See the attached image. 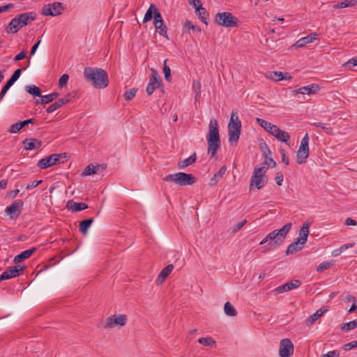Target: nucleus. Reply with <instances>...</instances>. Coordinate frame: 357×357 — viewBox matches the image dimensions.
I'll return each mask as SVG.
<instances>
[{
	"mask_svg": "<svg viewBox=\"0 0 357 357\" xmlns=\"http://www.w3.org/2000/svg\"><path fill=\"white\" fill-rule=\"evenodd\" d=\"M184 26L185 28L188 29H192L194 31H196L197 32H201V29L200 28H198V27H196L190 21H185V24H184Z\"/></svg>",
	"mask_w": 357,
	"mask_h": 357,
	"instance_id": "obj_53",
	"label": "nucleus"
},
{
	"mask_svg": "<svg viewBox=\"0 0 357 357\" xmlns=\"http://www.w3.org/2000/svg\"><path fill=\"white\" fill-rule=\"evenodd\" d=\"M259 167H266V170L268 169L269 166L272 167H275L276 166V162L271 157H268L264 159V161L259 165Z\"/></svg>",
	"mask_w": 357,
	"mask_h": 357,
	"instance_id": "obj_40",
	"label": "nucleus"
},
{
	"mask_svg": "<svg viewBox=\"0 0 357 357\" xmlns=\"http://www.w3.org/2000/svg\"><path fill=\"white\" fill-rule=\"evenodd\" d=\"M165 181H172L180 185H190L196 182V178L190 174L178 172L169 174L163 178Z\"/></svg>",
	"mask_w": 357,
	"mask_h": 357,
	"instance_id": "obj_6",
	"label": "nucleus"
},
{
	"mask_svg": "<svg viewBox=\"0 0 357 357\" xmlns=\"http://www.w3.org/2000/svg\"><path fill=\"white\" fill-rule=\"evenodd\" d=\"M340 352L337 350L328 351L326 354L321 355V357H339Z\"/></svg>",
	"mask_w": 357,
	"mask_h": 357,
	"instance_id": "obj_54",
	"label": "nucleus"
},
{
	"mask_svg": "<svg viewBox=\"0 0 357 357\" xmlns=\"http://www.w3.org/2000/svg\"><path fill=\"white\" fill-rule=\"evenodd\" d=\"M68 79L69 76L67 74H63L59 79V86L63 87L67 84Z\"/></svg>",
	"mask_w": 357,
	"mask_h": 357,
	"instance_id": "obj_50",
	"label": "nucleus"
},
{
	"mask_svg": "<svg viewBox=\"0 0 357 357\" xmlns=\"http://www.w3.org/2000/svg\"><path fill=\"white\" fill-rule=\"evenodd\" d=\"M63 8L59 2H54L52 4H47L43 6L42 14L43 15L55 16L61 14Z\"/></svg>",
	"mask_w": 357,
	"mask_h": 357,
	"instance_id": "obj_13",
	"label": "nucleus"
},
{
	"mask_svg": "<svg viewBox=\"0 0 357 357\" xmlns=\"http://www.w3.org/2000/svg\"><path fill=\"white\" fill-rule=\"evenodd\" d=\"M310 225V222L306 221L303 224L302 227L299 230V237L296 238V239L301 241L303 243H306L307 241V237L310 232L309 228Z\"/></svg>",
	"mask_w": 357,
	"mask_h": 357,
	"instance_id": "obj_19",
	"label": "nucleus"
},
{
	"mask_svg": "<svg viewBox=\"0 0 357 357\" xmlns=\"http://www.w3.org/2000/svg\"><path fill=\"white\" fill-rule=\"evenodd\" d=\"M127 323V316L126 314H114L105 319L103 325L104 328L111 329L114 328H121Z\"/></svg>",
	"mask_w": 357,
	"mask_h": 357,
	"instance_id": "obj_8",
	"label": "nucleus"
},
{
	"mask_svg": "<svg viewBox=\"0 0 357 357\" xmlns=\"http://www.w3.org/2000/svg\"><path fill=\"white\" fill-rule=\"evenodd\" d=\"M151 76L146 87V92L149 95H151L161 84V79L157 70L151 68Z\"/></svg>",
	"mask_w": 357,
	"mask_h": 357,
	"instance_id": "obj_11",
	"label": "nucleus"
},
{
	"mask_svg": "<svg viewBox=\"0 0 357 357\" xmlns=\"http://www.w3.org/2000/svg\"><path fill=\"white\" fill-rule=\"evenodd\" d=\"M167 59H165L164 61V65H163V73L164 76L166 80L169 81L171 77V70L169 66L167 65Z\"/></svg>",
	"mask_w": 357,
	"mask_h": 357,
	"instance_id": "obj_44",
	"label": "nucleus"
},
{
	"mask_svg": "<svg viewBox=\"0 0 357 357\" xmlns=\"http://www.w3.org/2000/svg\"><path fill=\"white\" fill-rule=\"evenodd\" d=\"M15 82L14 79H13L11 77L8 80V82L6 83V84L3 86L4 90H8L13 86V84Z\"/></svg>",
	"mask_w": 357,
	"mask_h": 357,
	"instance_id": "obj_61",
	"label": "nucleus"
},
{
	"mask_svg": "<svg viewBox=\"0 0 357 357\" xmlns=\"http://www.w3.org/2000/svg\"><path fill=\"white\" fill-rule=\"evenodd\" d=\"M84 77L92 82L94 87L104 89L108 86L109 80L107 73L98 68L88 67L84 70Z\"/></svg>",
	"mask_w": 357,
	"mask_h": 357,
	"instance_id": "obj_1",
	"label": "nucleus"
},
{
	"mask_svg": "<svg viewBox=\"0 0 357 357\" xmlns=\"http://www.w3.org/2000/svg\"><path fill=\"white\" fill-rule=\"evenodd\" d=\"M256 121L266 132L272 135L278 128L277 126L259 118H257Z\"/></svg>",
	"mask_w": 357,
	"mask_h": 357,
	"instance_id": "obj_25",
	"label": "nucleus"
},
{
	"mask_svg": "<svg viewBox=\"0 0 357 357\" xmlns=\"http://www.w3.org/2000/svg\"><path fill=\"white\" fill-rule=\"evenodd\" d=\"M20 24V27L27 25L29 22L33 21L36 17V13L33 12L24 13L16 16Z\"/></svg>",
	"mask_w": 357,
	"mask_h": 357,
	"instance_id": "obj_18",
	"label": "nucleus"
},
{
	"mask_svg": "<svg viewBox=\"0 0 357 357\" xmlns=\"http://www.w3.org/2000/svg\"><path fill=\"white\" fill-rule=\"evenodd\" d=\"M292 224L291 222L285 224L281 229H275L268 234V238L270 239L269 245L271 246H275L281 245L287 234L291 229Z\"/></svg>",
	"mask_w": 357,
	"mask_h": 357,
	"instance_id": "obj_4",
	"label": "nucleus"
},
{
	"mask_svg": "<svg viewBox=\"0 0 357 357\" xmlns=\"http://www.w3.org/2000/svg\"><path fill=\"white\" fill-rule=\"evenodd\" d=\"M15 82L14 79H13L11 77L8 80V82L6 83V84L3 86L4 90H8L13 86V84Z\"/></svg>",
	"mask_w": 357,
	"mask_h": 357,
	"instance_id": "obj_62",
	"label": "nucleus"
},
{
	"mask_svg": "<svg viewBox=\"0 0 357 357\" xmlns=\"http://www.w3.org/2000/svg\"><path fill=\"white\" fill-rule=\"evenodd\" d=\"M334 264L333 261H324L319 264L317 268V272H322L324 270L328 269Z\"/></svg>",
	"mask_w": 357,
	"mask_h": 357,
	"instance_id": "obj_43",
	"label": "nucleus"
},
{
	"mask_svg": "<svg viewBox=\"0 0 357 357\" xmlns=\"http://www.w3.org/2000/svg\"><path fill=\"white\" fill-rule=\"evenodd\" d=\"M99 167L98 165H95L93 164L89 165L82 172L83 176H89L91 174H94L97 172V169Z\"/></svg>",
	"mask_w": 357,
	"mask_h": 357,
	"instance_id": "obj_37",
	"label": "nucleus"
},
{
	"mask_svg": "<svg viewBox=\"0 0 357 357\" xmlns=\"http://www.w3.org/2000/svg\"><path fill=\"white\" fill-rule=\"evenodd\" d=\"M305 244V243H303L301 241L296 238L295 241L288 246L286 255H291L301 250Z\"/></svg>",
	"mask_w": 357,
	"mask_h": 357,
	"instance_id": "obj_23",
	"label": "nucleus"
},
{
	"mask_svg": "<svg viewBox=\"0 0 357 357\" xmlns=\"http://www.w3.org/2000/svg\"><path fill=\"white\" fill-rule=\"evenodd\" d=\"M285 284H286V286L287 287L288 291H289V290H291V289H296L298 287H300L301 284V282L298 280H291V281H290L289 282H287Z\"/></svg>",
	"mask_w": 357,
	"mask_h": 357,
	"instance_id": "obj_42",
	"label": "nucleus"
},
{
	"mask_svg": "<svg viewBox=\"0 0 357 357\" xmlns=\"http://www.w3.org/2000/svg\"><path fill=\"white\" fill-rule=\"evenodd\" d=\"M326 310L319 309L313 314H312L305 321V324L307 326L312 325L319 318H320L323 314L326 312Z\"/></svg>",
	"mask_w": 357,
	"mask_h": 357,
	"instance_id": "obj_29",
	"label": "nucleus"
},
{
	"mask_svg": "<svg viewBox=\"0 0 357 357\" xmlns=\"http://www.w3.org/2000/svg\"><path fill=\"white\" fill-rule=\"evenodd\" d=\"M273 135L280 142H284L287 144H289L288 142L290 139L289 134L286 132L280 130L278 127L276 128L275 131L273 134Z\"/></svg>",
	"mask_w": 357,
	"mask_h": 357,
	"instance_id": "obj_24",
	"label": "nucleus"
},
{
	"mask_svg": "<svg viewBox=\"0 0 357 357\" xmlns=\"http://www.w3.org/2000/svg\"><path fill=\"white\" fill-rule=\"evenodd\" d=\"M24 148L26 150H34L40 148L42 145V142L39 139L34 138H28L23 142Z\"/></svg>",
	"mask_w": 357,
	"mask_h": 357,
	"instance_id": "obj_21",
	"label": "nucleus"
},
{
	"mask_svg": "<svg viewBox=\"0 0 357 357\" xmlns=\"http://www.w3.org/2000/svg\"><path fill=\"white\" fill-rule=\"evenodd\" d=\"M36 250V248H32L29 250H25L20 255L15 257L13 261L17 264L26 259H28Z\"/></svg>",
	"mask_w": 357,
	"mask_h": 357,
	"instance_id": "obj_27",
	"label": "nucleus"
},
{
	"mask_svg": "<svg viewBox=\"0 0 357 357\" xmlns=\"http://www.w3.org/2000/svg\"><path fill=\"white\" fill-rule=\"evenodd\" d=\"M162 21H163V20L162 19L161 14L160 13L158 10L156 8L155 10V13H154V24H158L159 22L160 23V22H162Z\"/></svg>",
	"mask_w": 357,
	"mask_h": 357,
	"instance_id": "obj_56",
	"label": "nucleus"
},
{
	"mask_svg": "<svg viewBox=\"0 0 357 357\" xmlns=\"http://www.w3.org/2000/svg\"><path fill=\"white\" fill-rule=\"evenodd\" d=\"M246 222H247L246 220H244L237 223L236 225H234L233 227L231 232L236 233L246 224Z\"/></svg>",
	"mask_w": 357,
	"mask_h": 357,
	"instance_id": "obj_52",
	"label": "nucleus"
},
{
	"mask_svg": "<svg viewBox=\"0 0 357 357\" xmlns=\"http://www.w3.org/2000/svg\"><path fill=\"white\" fill-rule=\"evenodd\" d=\"M174 268L173 264H169L166 267H165L159 273L157 279H156V284H160L164 282V281L166 280V278L168 277V275L171 273Z\"/></svg>",
	"mask_w": 357,
	"mask_h": 357,
	"instance_id": "obj_20",
	"label": "nucleus"
},
{
	"mask_svg": "<svg viewBox=\"0 0 357 357\" xmlns=\"http://www.w3.org/2000/svg\"><path fill=\"white\" fill-rule=\"evenodd\" d=\"M266 167H259L257 165L255 167L253 175L250 179L249 188L251 190L253 187L259 190L262 188L264 185L267 183V178L266 177Z\"/></svg>",
	"mask_w": 357,
	"mask_h": 357,
	"instance_id": "obj_5",
	"label": "nucleus"
},
{
	"mask_svg": "<svg viewBox=\"0 0 357 357\" xmlns=\"http://www.w3.org/2000/svg\"><path fill=\"white\" fill-rule=\"evenodd\" d=\"M319 90L320 87L318 84H312L309 86H303L298 89L293 90L291 93L294 96H296L298 94L311 95L317 93Z\"/></svg>",
	"mask_w": 357,
	"mask_h": 357,
	"instance_id": "obj_14",
	"label": "nucleus"
},
{
	"mask_svg": "<svg viewBox=\"0 0 357 357\" xmlns=\"http://www.w3.org/2000/svg\"><path fill=\"white\" fill-rule=\"evenodd\" d=\"M62 155V154H52L40 160L38 162L37 165L40 169H47L56 163H59Z\"/></svg>",
	"mask_w": 357,
	"mask_h": 357,
	"instance_id": "obj_12",
	"label": "nucleus"
},
{
	"mask_svg": "<svg viewBox=\"0 0 357 357\" xmlns=\"http://www.w3.org/2000/svg\"><path fill=\"white\" fill-rule=\"evenodd\" d=\"M314 126L319 127L322 130H325L326 132L329 133L332 131V128L330 127L328 124L323 123L320 122H314L312 123Z\"/></svg>",
	"mask_w": 357,
	"mask_h": 357,
	"instance_id": "obj_45",
	"label": "nucleus"
},
{
	"mask_svg": "<svg viewBox=\"0 0 357 357\" xmlns=\"http://www.w3.org/2000/svg\"><path fill=\"white\" fill-rule=\"evenodd\" d=\"M266 77L269 79L273 80L275 82H278V81H281L283 79H291V76L289 73H284L282 72H278V71L269 72V73H266Z\"/></svg>",
	"mask_w": 357,
	"mask_h": 357,
	"instance_id": "obj_17",
	"label": "nucleus"
},
{
	"mask_svg": "<svg viewBox=\"0 0 357 357\" xmlns=\"http://www.w3.org/2000/svg\"><path fill=\"white\" fill-rule=\"evenodd\" d=\"M224 312L227 316L234 317L237 314V312L234 306L229 303H225L224 305Z\"/></svg>",
	"mask_w": 357,
	"mask_h": 357,
	"instance_id": "obj_35",
	"label": "nucleus"
},
{
	"mask_svg": "<svg viewBox=\"0 0 357 357\" xmlns=\"http://www.w3.org/2000/svg\"><path fill=\"white\" fill-rule=\"evenodd\" d=\"M23 270L24 266H21L20 265L10 267L8 269L3 271V273L1 275L0 282L2 280H8L10 278L16 277L20 274V272H22Z\"/></svg>",
	"mask_w": 357,
	"mask_h": 357,
	"instance_id": "obj_15",
	"label": "nucleus"
},
{
	"mask_svg": "<svg viewBox=\"0 0 357 357\" xmlns=\"http://www.w3.org/2000/svg\"><path fill=\"white\" fill-rule=\"evenodd\" d=\"M356 347H357V341L351 342L343 346V349L345 350H350Z\"/></svg>",
	"mask_w": 357,
	"mask_h": 357,
	"instance_id": "obj_57",
	"label": "nucleus"
},
{
	"mask_svg": "<svg viewBox=\"0 0 357 357\" xmlns=\"http://www.w3.org/2000/svg\"><path fill=\"white\" fill-rule=\"evenodd\" d=\"M155 30L161 35L168 38L167 33V27L164 24L163 21L159 22L158 24H154Z\"/></svg>",
	"mask_w": 357,
	"mask_h": 357,
	"instance_id": "obj_36",
	"label": "nucleus"
},
{
	"mask_svg": "<svg viewBox=\"0 0 357 357\" xmlns=\"http://www.w3.org/2000/svg\"><path fill=\"white\" fill-rule=\"evenodd\" d=\"M25 89L26 92L31 95L40 98L42 96L40 89L35 85H27L26 86Z\"/></svg>",
	"mask_w": 357,
	"mask_h": 357,
	"instance_id": "obj_34",
	"label": "nucleus"
},
{
	"mask_svg": "<svg viewBox=\"0 0 357 357\" xmlns=\"http://www.w3.org/2000/svg\"><path fill=\"white\" fill-rule=\"evenodd\" d=\"M15 82L14 79H13L11 77L8 80V82L6 83V84L3 86L4 90H8L13 86V84Z\"/></svg>",
	"mask_w": 357,
	"mask_h": 357,
	"instance_id": "obj_60",
	"label": "nucleus"
},
{
	"mask_svg": "<svg viewBox=\"0 0 357 357\" xmlns=\"http://www.w3.org/2000/svg\"><path fill=\"white\" fill-rule=\"evenodd\" d=\"M238 19L233 16L231 13H218L215 17V22L224 27H235L238 25Z\"/></svg>",
	"mask_w": 357,
	"mask_h": 357,
	"instance_id": "obj_7",
	"label": "nucleus"
},
{
	"mask_svg": "<svg viewBox=\"0 0 357 357\" xmlns=\"http://www.w3.org/2000/svg\"><path fill=\"white\" fill-rule=\"evenodd\" d=\"M26 52L24 50H23L20 53H19L18 54H17L15 56V57L14 58V60L15 61H20L26 57Z\"/></svg>",
	"mask_w": 357,
	"mask_h": 357,
	"instance_id": "obj_59",
	"label": "nucleus"
},
{
	"mask_svg": "<svg viewBox=\"0 0 357 357\" xmlns=\"http://www.w3.org/2000/svg\"><path fill=\"white\" fill-rule=\"evenodd\" d=\"M198 342L208 347H215V341L211 337H201L198 340Z\"/></svg>",
	"mask_w": 357,
	"mask_h": 357,
	"instance_id": "obj_39",
	"label": "nucleus"
},
{
	"mask_svg": "<svg viewBox=\"0 0 357 357\" xmlns=\"http://www.w3.org/2000/svg\"><path fill=\"white\" fill-rule=\"evenodd\" d=\"M294 351V347L290 339H282L279 345L278 354L280 357H291Z\"/></svg>",
	"mask_w": 357,
	"mask_h": 357,
	"instance_id": "obj_10",
	"label": "nucleus"
},
{
	"mask_svg": "<svg viewBox=\"0 0 357 357\" xmlns=\"http://www.w3.org/2000/svg\"><path fill=\"white\" fill-rule=\"evenodd\" d=\"M63 105L62 101H61L59 99L56 100L55 102L52 104L48 107L47 109V113H52L54 111L56 110L57 109L60 108Z\"/></svg>",
	"mask_w": 357,
	"mask_h": 357,
	"instance_id": "obj_41",
	"label": "nucleus"
},
{
	"mask_svg": "<svg viewBox=\"0 0 357 357\" xmlns=\"http://www.w3.org/2000/svg\"><path fill=\"white\" fill-rule=\"evenodd\" d=\"M136 92H137V89L133 88V89H130V91L126 92L124 94V97L127 100H130L131 99H132L135 97Z\"/></svg>",
	"mask_w": 357,
	"mask_h": 357,
	"instance_id": "obj_49",
	"label": "nucleus"
},
{
	"mask_svg": "<svg viewBox=\"0 0 357 357\" xmlns=\"http://www.w3.org/2000/svg\"><path fill=\"white\" fill-rule=\"evenodd\" d=\"M229 141L236 143L241 132V122L236 111H232L228 124Z\"/></svg>",
	"mask_w": 357,
	"mask_h": 357,
	"instance_id": "obj_3",
	"label": "nucleus"
},
{
	"mask_svg": "<svg viewBox=\"0 0 357 357\" xmlns=\"http://www.w3.org/2000/svg\"><path fill=\"white\" fill-rule=\"evenodd\" d=\"M317 33H313L305 37H303L300 38L296 42V43L293 45L295 47H303L305 45L312 43L316 40Z\"/></svg>",
	"mask_w": 357,
	"mask_h": 357,
	"instance_id": "obj_22",
	"label": "nucleus"
},
{
	"mask_svg": "<svg viewBox=\"0 0 357 357\" xmlns=\"http://www.w3.org/2000/svg\"><path fill=\"white\" fill-rule=\"evenodd\" d=\"M93 218L86 219L82 220L79 222V231L84 234L86 235L88 234V230L91 224L93 222Z\"/></svg>",
	"mask_w": 357,
	"mask_h": 357,
	"instance_id": "obj_30",
	"label": "nucleus"
},
{
	"mask_svg": "<svg viewBox=\"0 0 357 357\" xmlns=\"http://www.w3.org/2000/svg\"><path fill=\"white\" fill-rule=\"evenodd\" d=\"M156 9V6L154 4H151L149 8L146 11L143 22L144 23L149 22L153 17V13H155V10Z\"/></svg>",
	"mask_w": 357,
	"mask_h": 357,
	"instance_id": "obj_38",
	"label": "nucleus"
},
{
	"mask_svg": "<svg viewBox=\"0 0 357 357\" xmlns=\"http://www.w3.org/2000/svg\"><path fill=\"white\" fill-rule=\"evenodd\" d=\"M227 170V167L225 165L222 166L219 171L215 174V176L220 178L224 176Z\"/></svg>",
	"mask_w": 357,
	"mask_h": 357,
	"instance_id": "obj_64",
	"label": "nucleus"
},
{
	"mask_svg": "<svg viewBox=\"0 0 357 357\" xmlns=\"http://www.w3.org/2000/svg\"><path fill=\"white\" fill-rule=\"evenodd\" d=\"M309 137L306 133L303 137L298 150L296 153V162L298 164H303L309 156Z\"/></svg>",
	"mask_w": 357,
	"mask_h": 357,
	"instance_id": "obj_9",
	"label": "nucleus"
},
{
	"mask_svg": "<svg viewBox=\"0 0 357 357\" xmlns=\"http://www.w3.org/2000/svg\"><path fill=\"white\" fill-rule=\"evenodd\" d=\"M196 154L194 153L192 155H190L189 158L183 160V161L180 162L178 164V167L180 169H184L189 165L193 164L196 161Z\"/></svg>",
	"mask_w": 357,
	"mask_h": 357,
	"instance_id": "obj_33",
	"label": "nucleus"
},
{
	"mask_svg": "<svg viewBox=\"0 0 357 357\" xmlns=\"http://www.w3.org/2000/svg\"><path fill=\"white\" fill-rule=\"evenodd\" d=\"M356 328H357V319L344 324V326L342 327V329L350 331V330L354 329Z\"/></svg>",
	"mask_w": 357,
	"mask_h": 357,
	"instance_id": "obj_46",
	"label": "nucleus"
},
{
	"mask_svg": "<svg viewBox=\"0 0 357 357\" xmlns=\"http://www.w3.org/2000/svg\"><path fill=\"white\" fill-rule=\"evenodd\" d=\"M22 128V126H20V122L13 124L10 129L9 132L11 133H17Z\"/></svg>",
	"mask_w": 357,
	"mask_h": 357,
	"instance_id": "obj_51",
	"label": "nucleus"
},
{
	"mask_svg": "<svg viewBox=\"0 0 357 357\" xmlns=\"http://www.w3.org/2000/svg\"><path fill=\"white\" fill-rule=\"evenodd\" d=\"M340 3H341L340 6H342V8H345L347 7H353V6H357L356 0H345Z\"/></svg>",
	"mask_w": 357,
	"mask_h": 357,
	"instance_id": "obj_47",
	"label": "nucleus"
},
{
	"mask_svg": "<svg viewBox=\"0 0 357 357\" xmlns=\"http://www.w3.org/2000/svg\"><path fill=\"white\" fill-rule=\"evenodd\" d=\"M88 205L84 203H77L73 200H69L66 204V208L74 211H80L88 208Z\"/></svg>",
	"mask_w": 357,
	"mask_h": 357,
	"instance_id": "obj_26",
	"label": "nucleus"
},
{
	"mask_svg": "<svg viewBox=\"0 0 357 357\" xmlns=\"http://www.w3.org/2000/svg\"><path fill=\"white\" fill-rule=\"evenodd\" d=\"M24 203L20 199H17L6 209V213L11 218L17 217L20 214V210L22 208Z\"/></svg>",
	"mask_w": 357,
	"mask_h": 357,
	"instance_id": "obj_16",
	"label": "nucleus"
},
{
	"mask_svg": "<svg viewBox=\"0 0 357 357\" xmlns=\"http://www.w3.org/2000/svg\"><path fill=\"white\" fill-rule=\"evenodd\" d=\"M43 182L42 180L40 181H32L31 183L28 184L26 186V190H30V189H32L36 186H38L39 184H40L41 183Z\"/></svg>",
	"mask_w": 357,
	"mask_h": 357,
	"instance_id": "obj_58",
	"label": "nucleus"
},
{
	"mask_svg": "<svg viewBox=\"0 0 357 357\" xmlns=\"http://www.w3.org/2000/svg\"><path fill=\"white\" fill-rule=\"evenodd\" d=\"M198 3H199V6L197 8V13L199 15V17L201 19V20L204 23L207 24L206 20H207L208 14H207V13L206 11L205 8L202 7L201 1H198Z\"/></svg>",
	"mask_w": 357,
	"mask_h": 357,
	"instance_id": "obj_32",
	"label": "nucleus"
},
{
	"mask_svg": "<svg viewBox=\"0 0 357 357\" xmlns=\"http://www.w3.org/2000/svg\"><path fill=\"white\" fill-rule=\"evenodd\" d=\"M356 66H357V56L349 59L347 63H345L344 64V66L349 70H351L353 67Z\"/></svg>",
	"mask_w": 357,
	"mask_h": 357,
	"instance_id": "obj_48",
	"label": "nucleus"
},
{
	"mask_svg": "<svg viewBox=\"0 0 357 357\" xmlns=\"http://www.w3.org/2000/svg\"><path fill=\"white\" fill-rule=\"evenodd\" d=\"M209 131L206 136L208 143V153L214 157L220 146V139L218 130V121L213 119L208 125Z\"/></svg>",
	"mask_w": 357,
	"mask_h": 357,
	"instance_id": "obj_2",
	"label": "nucleus"
},
{
	"mask_svg": "<svg viewBox=\"0 0 357 357\" xmlns=\"http://www.w3.org/2000/svg\"><path fill=\"white\" fill-rule=\"evenodd\" d=\"M193 89L197 95H199L201 93V83L199 81H194L192 85Z\"/></svg>",
	"mask_w": 357,
	"mask_h": 357,
	"instance_id": "obj_55",
	"label": "nucleus"
},
{
	"mask_svg": "<svg viewBox=\"0 0 357 357\" xmlns=\"http://www.w3.org/2000/svg\"><path fill=\"white\" fill-rule=\"evenodd\" d=\"M20 27V24L17 17L11 20L8 26L6 27L7 33H15L18 31Z\"/></svg>",
	"mask_w": 357,
	"mask_h": 357,
	"instance_id": "obj_28",
	"label": "nucleus"
},
{
	"mask_svg": "<svg viewBox=\"0 0 357 357\" xmlns=\"http://www.w3.org/2000/svg\"><path fill=\"white\" fill-rule=\"evenodd\" d=\"M275 181L278 185H282L283 181V175L281 173H278Z\"/></svg>",
	"mask_w": 357,
	"mask_h": 357,
	"instance_id": "obj_63",
	"label": "nucleus"
},
{
	"mask_svg": "<svg viewBox=\"0 0 357 357\" xmlns=\"http://www.w3.org/2000/svg\"><path fill=\"white\" fill-rule=\"evenodd\" d=\"M59 96L58 93L54 92L46 96H42L40 100H37L36 104H47L55 100Z\"/></svg>",
	"mask_w": 357,
	"mask_h": 357,
	"instance_id": "obj_31",
	"label": "nucleus"
}]
</instances>
